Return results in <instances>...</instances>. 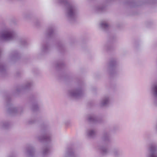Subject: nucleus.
Masks as SVG:
<instances>
[{
  "mask_svg": "<svg viewBox=\"0 0 157 157\" xmlns=\"http://www.w3.org/2000/svg\"><path fill=\"white\" fill-rule=\"evenodd\" d=\"M57 3L62 7L67 20L71 23L74 22L79 13L78 6L69 2L67 0H57Z\"/></svg>",
  "mask_w": 157,
  "mask_h": 157,
  "instance_id": "nucleus-1",
  "label": "nucleus"
},
{
  "mask_svg": "<svg viewBox=\"0 0 157 157\" xmlns=\"http://www.w3.org/2000/svg\"><path fill=\"white\" fill-rule=\"evenodd\" d=\"M0 38L6 41H13L17 39L18 42L21 47H25L28 45L26 38L25 37L18 38V34L14 30H4L1 33Z\"/></svg>",
  "mask_w": 157,
  "mask_h": 157,
  "instance_id": "nucleus-2",
  "label": "nucleus"
},
{
  "mask_svg": "<svg viewBox=\"0 0 157 157\" xmlns=\"http://www.w3.org/2000/svg\"><path fill=\"white\" fill-rule=\"evenodd\" d=\"M49 124L48 121H45L40 125V133L41 135L37 138L41 142L50 144L52 141V134Z\"/></svg>",
  "mask_w": 157,
  "mask_h": 157,
  "instance_id": "nucleus-3",
  "label": "nucleus"
},
{
  "mask_svg": "<svg viewBox=\"0 0 157 157\" xmlns=\"http://www.w3.org/2000/svg\"><path fill=\"white\" fill-rule=\"evenodd\" d=\"M98 148L101 155L102 156H107L111 155L113 157H122L124 154L122 150L119 147L113 148L110 152L106 145L99 146Z\"/></svg>",
  "mask_w": 157,
  "mask_h": 157,
  "instance_id": "nucleus-4",
  "label": "nucleus"
},
{
  "mask_svg": "<svg viewBox=\"0 0 157 157\" xmlns=\"http://www.w3.org/2000/svg\"><path fill=\"white\" fill-rule=\"evenodd\" d=\"M77 86L68 91L69 97L73 99H77L82 97L84 94V88L85 87V83L81 80L77 79Z\"/></svg>",
  "mask_w": 157,
  "mask_h": 157,
  "instance_id": "nucleus-5",
  "label": "nucleus"
},
{
  "mask_svg": "<svg viewBox=\"0 0 157 157\" xmlns=\"http://www.w3.org/2000/svg\"><path fill=\"white\" fill-rule=\"evenodd\" d=\"M5 98L6 102V107L7 108V112L9 114L13 116L18 113L21 114L23 113V110L22 106L16 107L13 106L11 103L10 95L9 94H5Z\"/></svg>",
  "mask_w": 157,
  "mask_h": 157,
  "instance_id": "nucleus-6",
  "label": "nucleus"
},
{
  "mask_svg": "<svg viewBox=\"0 0 157 157\" xmlns=\"http://www.w3.org/2000/svg\"><path fill=\"white\" fill-rule=\"evenodd\" d=\"M157 3V0H144V1L136 2L135 1L126 0L124 2V5L130 8H135L146 3L155 4Z\"/></svg>",
  "mask_w": 157,
  "mask_h": 157,
  "instance_id": "nucleus-7",
  "label": "nucleus"
},
{
  "mask_svg": "<svg viewBox=\"0 0 157 157\" xmlns=\"http://www.w3.org/2000/svg\"><path fill=\"white\" fill-rule=\"evenodd\" d=\"M117 62L116 58L111 59L109 63L107 71L111 77H113L117 75Z\"/></svg>",
  "mask_w": 157,
  "mask_h": 157,
  "instance_id": "nucleus-8",
  "label": "nucleus"
},
{
  "mask_svg": "<svg viewBox=\"0 0 157 157\" xmlns=\"http://www.w3.org/2000/svg\"><path fill=\"white\" fill-rule=\"evenodd\" d=\"M149 144L146 153V157H157V143L153 141Z\"/></svg>",
  "mask_w": 157,
  "mask_h": 157,
  "instance_id": "nucleus-9",
  "label": "nucleus"
},
{
  "mask_svg": "<svg viewBox=\"0 0 157 157\" xmlns=\"http://www.w3.org/2000/svg\"><path fill=\"white\" fill-rule=\"evenodd\" d=\"M115 0H105L103 3H101L95 6L94 10L98 13H101L105 12L106 10L107 6L111 2Z\"/></svg>",
  "mask_w": 157,
  "mask_h": 157,
  "instance_id": "nucleus-10",
  "label": "nucleus"
},
{
  "mask_svg": "<svg viewBox=\"0 0 157 157\" xmlns=\"http://www.w3.org/2000/svg\"><path fill=\"white\" fill-rule=\"evenodd\" d=\"M46 39L49 40H53L56 38L55 28L53 25L49 26L46 29L45 33Z\"/></svg>",
  "mask_w": 157,
  "mask_h": 157,
  "instance_id": "nucleus-11",
  "label": "nucleus"
},
{
  "mask_svg": "<svg viewBox=\"0 0 157 157\" xmlns=\"http://www.w3.org/2000/svg\"><path fill=\"white\" fill-rule=\"evenodd\" d=\"M33 85V82L32 81L27 82L24 85L18 87L13 93V95L16 96H18L23 90L29 89Z\"/></svg>",
  "mask_w": 157,
  "mask_h": 157,
  "instance_id": "nucleus-12",
  "label": "nucleus"
},
{
  "mask_svg": "<svg viewBox=\"0 0 157 157\" xmlns=\"http://www.w3.org/2000/svg\"><path fill=\"white\" fill-rule=\"evenodd\" d=\"M29 100L32 102L31 109L33 112H36L38 110L39 107L38 105V98L36 94H31L29 98Z\"/></svg>",
  "mask_w": 157,
  "mask_h": 157,
  "instance_id": "nucleus-13",
  "label": "nucleus"
},
{
  "mask_svg": "<svg viewBox=\"0 0 157 157\" xmlns=\"http://www.w3.org/2000/svg\"><path fill=\"white\" fill-rule=\"evenodd\" d=\"M63 157H79V156L75 153L74 147L71 146L66 148Z\"/></svg>",
  "mask_w": 157,
  "mask_h": 157,
  "instance_id": "nucleus-14",
  "label": "nucleus"
},
{
  "mask_svg": "<svg viewBox=\"0 0 157 157\" xmlns=\"http://www.w3.org/2000/svg\"><path fill=\"white\" fill-rule=\"evenodd\" d=\"M26 157H35L36 149L32 145H29L26 148Z\"/></svg>",
  "mask_w": 157,
  "mask_h": 157,
  "instance_id": "nucleus-15",
  "label": "nucleus"
},
{
  "mask_svg": "<svg viewBox=\"0 0 157 157\" xmlns=\"http://www.w3.org/2000/svg\"><path fill=\"white\" fill-rule=\"evenodd\" d=\"M151 90L154 98V104L157 106V84H153L151 86Z\"/></svg>",
  "mask_w": 157,
  "mask_h": 157,
  "instance_id": "nucleus-16",
  "label": "nucleus"
},
{
  "mask_svg": "<svg viewBox=\"0 0 157 157\" xmlns=\"http://www.w3.org/2000/svg\"><path fill=\"white\" fill-rule=\"evenodd\" d=\"M51 47L49 43L45 42L42 44L41 48V54L44 55L48 53L50 51Z\"/></svg>",
  "mask_w": 157,
  "mask_h": 157,
  "instance_id": "nucleus-17",
  "label": "nucleus"
},
{
  "mask_svg": "<svg viewBox=\"0 0 157 157\" xmlns=\"http://www.w3.org/2000/svg\"><path fill=\"white\" fill-rule=\"evenodd\" d=\"M101 139L104 143L110 142L111 140L109 132L106 131H103L101 137Z\"/></svg>",
  "mask_w": 157,
  "mask_h": 157,
  "instance_id": "nucleus-18",
  "label": "nucleus"
},
{
  "mask_svg": "<svg viewBox=\"0 0 157 157\" xmlns=\"http://www.w3.org/2000/svg\"><path fill=\"white\" fill-rule=\"evenodd\" d=\"M50 146L46 145L43 147L41 151L40 152L41 157H46L50 153Z\"/></svg>",
  "mask_w": 157,
  "mask_h": 157,
  "instance_id": "nucleus-19",
  "label": "nucleus"
},
{
  "mask_svg": "<svg viewBox=\"0 0 157 157\" xmlns=\"http://www.w3.org/2000/svg\"><path fill=\"white\" fill-rule=\"evenodd\" d=\"M88 121L91 123H100L102 121L101 118L96 115L90 116L88 118Z\"/></svg>",
  "mask_w": 157,
  "mask_h": 157,
  "instance_id": "nucleus-20",
  "label": "nucleus"
},
{
  "mask_svg": "<svg viewBox=\"0 0 157 157\" xmlns=\"http://www.w3.org/2000/svg\"><path fill=\"white\" fill-rule=\"evenodd\" d=\"M116 38L115 36H111L109 39V43H107L104 46V49L107 51L111 50L113 47L111 44L114 42L116 40Z\"/></svg>",
  "mask_w": 157,
  "mask_h": 157,
  "instance_id": "nucleus-21",
  "label": "nucleus"
},
{
  "mask_svg": "<svg viewBox=\"0 0 157 157\" xmlns=\"http://www.w3.org/2000/svg\"><path fill=\"white\" fill-rule=\"evenodd\" d=\"M10 59L13 61H16L21 57L20 54L17 50L12 51L10 54Z\"/></svg>",
  "mask_w": 157,
  "mask_h": 157,
  "instance_id": "nucleus-22",
  "label": "nucleus"
},
{
  "mask_svg": "<svg viewBox=\"0 0 157 157\" xmlns=\"http://www.w3.org/2000/svg\"><path fill=\"white\" fill-rule=\"evenodd\" d=\"M39 119L36 115H33L27 121V124L32 125L40 122Z\"/></svg>",
  "mask_w": 157,
  "mask_h": 157,
  "instance_id": "nucleus-23",
  "label": "nucleus"
},
{
  "mask_svg": "<svg viewBox=\"0 0 157 157\" xmlns=\"http://www.w3.org/2000/svg\"><path fill=\"white\" fill-rule=\"evenodd\" d=\"M56 49L61 53L64 52L66 50L64 44L62 41H61L57 43Z\"/></svg>",
  "mask_w": 157,
  "mask_h": 157,
  "instance_id": "nucleus-24",
  "label": "nucleus"
},
{
  "mask_svg": "<svg viewBox=\"0 0 157 157\" xmlns=\"http://www.w3.org/2000/svg\"><path fill=\"white\" fill-rule=\"evenodd\" d=\"M86 135L87 138L89 139H93L96 136V132L94 130L92 129L87 130L86 132Z\"/></svg>",
  "mask_w": 157,
  "mask_h": 157,
  "instance_id": "nucleus-25",
  "label": "nucleus"
},
{
  "mask_svg": "<svg viewBox=\"0 0 157 157\" xmlns=\"http://www.w3.org/2000/svg\"><path fill=\"white\" fill-rule=\"evenodd\" d=\"M109 99L108 96H105L101 100L100 104L101 107L105 106L108 104Z\"/></svg>",
  "mask_w": 157,
  "mask_h": 157,
  "instance_id": "nucleus-26",
  "label": "nucleus"
},
{
  "mask_svg": "<svg viewBox=\"0 0 157 157\" xmlns=\"http://www.w3.org/2000/svg\"><path fill=\"white\" fill-rule=\"evenodd\" d=\"M100 27L104 31H107L109 29V26L106 22H102L100 24Z\"/></svg>",
  "mask_w": 157,
  "mask_h": 157,
  "instance_id": "nucleus-27",
  "label": "nucleus"
},
{
  "mask_svg": "<svg viewBox=\"0 0 157 157\" xmlns=\"http://www.w3.org/2000/svg\"><path fill=\"white\" fill-rule=\"evenodd\" d=\"M64 63L63 61H58L56 64V68L58 70L63 68L64 67Z\"/></svg>",
  "mask_w": 157,
  "mask_h": 157,
  "instance_id": "nucleus-28",
  "label": "nucleus"
},
{
  "mask_svg": "<svg viewBox=\"0 0 157 157\" xmlns=\"http://www.w3.org/2000/svg\"><path fill=\"white\" fill-rule=\"evenodd\" d=\"M10 127L9 122L8 121H3L2 123V127L3 129H8Z\"/></svg>",
  "mask_w": 157,
  "mask_h": 157,
  "instance_id": "nucleus-29",
  "label": "nucleus"
},
{
  "mask_svg": "<svg viewBox=\"0 0 157 157\" xmlns=\"http://www.w3.org/2000/svg\"><path fill=\"white\" fill-rule=\"evenodd\" d=\"M0 72L1 73H5L6 72V66L0 63Z\"/></svg>",
  "mask_w": 157,
  "mask_h": 157,
  "instance_id": "nucleus-30",
  "label": "nucleus"
},
{
  "mask_svg": "<svg viewBox=\"0 0 157 157\" xmlns=\"http://www.w3.org/2000/svg\"><path fill=\"white\" fill-rule=\"evenodd\" d=\"M22 17L24 19H27L29 18V15L28 13H24L22 15Z\"/></svg>",
  "mask_w": 157,
  "mask_h": 157,
  "instance_id": "nucleus-31",
  "label": "nucleus"
},
{
  "mask_svg": "<svg viewBox=\"0 0 157 157\" xmlns=\"http://www.w3.org/2000/svg\"><path fill=\"white\" fill-rule=\"evenodd\" d=\"M34 24L36 26H39L40 25V22L39 20H36L34 22Z\"/></svg>",
  "mask_w": 157,
  "mask_h": 157,
  "instance_id": "nucleus-32",
  "label": "nucleus"
},
{
  "mask_svg": "<svg viewBox=\"0 0 157 157\" xmlns=\"http://www.w3.org/2000/svg\"><path fill=\"white\" fill-rule=\"evenodd\" d=\"M16 155L14 153H11L7 157H15Z\"/></svg>",
  "mask_w": 157,
  "mask_h": 157,
  "instance_id": "nucleus-33",
  "label": "nucleus"
},
{
  "mask_svg": "<svg viewBox=\"0 0 157 157\" xmlns=\"http://www.w3.org/2000/svg\"><path fill=\"white\" fill-rule=\"evenodd\" d=\"M64 124L66 125H68L70 124V121H65Z\"/></svg>",
  "mask_w": 157,
  "mask_h": 157,
  "instance_id": "nucleus-34",
  "label": "nucleus"
},
{
  "mask_svg": "<svg viewBox=\"0 0 157 157\" xmlns=\"http://www.w3.org/2000/svg\"><path fill=\"white\" fill-rule=\"evenodd\" d=\"M139 45L138 44V43L137 42H135L134 44V47L136 48H138V46H139Z\"/></svg>",
  "mask_w": 157,
  "mask_h": 157,
  "instance_id": "nucleus-35",
  "label": "nucleus"
},
{
  "mask_svg": "<svg viewBox=\"0 0 157 157\" xmlns=\"http://www.w3.org/2000/svg\"><path fill=\"white\" fill-rule=\"evenodd\" d=\"M19 74H20V73L19 72H17V76H19Z\"/></svg>",
  "mask_w": 157,
  "mask_h": 157,
  "instance_id": "nucleus-36",
  "label": "nucleus"
}]
</instances>
